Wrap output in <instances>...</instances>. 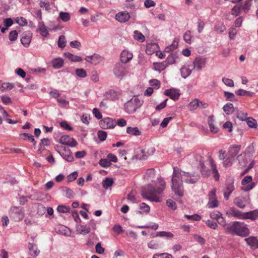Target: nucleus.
Returning <instances> with one entry per match:
<instances>
[{
  "label": "nucleus",
  "instance_id": "nucleus-1",
  "mask_svg": "<svg viewBox=\"0 0 258 258\" xmlns=\"http://www.w3.org/2000/svg\"><path fill=\"white\" fill-rule=\"evenodd\" d=\"M198 174L182 171L177 167H173V172L171 179V188L175 195L182 197L184 194V188L182 183V178L185 183L194 184L199 179Z\"/></svg>",
  "mask_w": 258,
  "mask_h": 258
},
{
  "label": "nucleus",
  "instance_id": "nucleus-2",
  "mask_svg": "<svg viewBox=\"0 0 258 258\" xmlns=\"http://www.w3.org/2000/svg\"><path fill=\"white\" fill-rule=\"evenodd\" d=\"M159 186L155 188L151 184L144 186L142 189V196L144 199L156 202L162 201V194L165 187V182L162 178L158 179Z\"/></svg>",
  "mask_w": 258,
  "mask_h": 258
},
{
  "label": "nucleus",
  "instance_id": "nucleus-3",
  "mask_svg": "<svg viewBox=\"0 0 258 258\" xmlns=\"http://www.w3.org/2000/svg\"><path fill=\"white\" fill-rule=\"evenodd\" d=\"M226 231L229 233L241 236H246L249 233V229L246 225L240 222H234L229 224L226 228Z\"/></svg>",
  "mask_w": 258,
  "mask_h": 258
},
{
  "label": "nucleus",
  "instance_id": "nucleus-4",
  "mask_svg": "<svg viewBox=\"0 0 258 258\" xmlns=\"http://www.w3.org/2000/svg\"><path fill=\"white\" fill-rule=\"evenodd\" d=\"M142 103L141 101L137 98H132L130 101L127 102L125 105V109L126 112L128 113H134L137 109L139 108Z\"/></svg>",
  "mask_w": 258,
  "mask_h": 258
},
{
  "label": "nucleus",
  "instance_id": "nucleus-5",
  "mask_svg": "<svg viewBox=\"0 0 258 258\" xmlns=\"http://www.w3.org/2000/svg\"><path fill=\"white\" fill-rule=\"evenodd\" d=\"M127 68L125 64L122 62L117 63L113 69V73L116 77L122 78L127 74Z\"/></svg>",
  "mask_w": 258,
  "mask_h": 258
},
{
  "label": "nucleus",
  "instance_id": "nucleus-6",
  "mask_svg": "<svg viewBox=\"0 0 258 258\" xmlns=\"http://www.w3.org/2000/svg\"><path fill=\"white\" fill-rule=\"evenodd\" d=\"M216 189L214 188L208 194L209 202L208 205L209 208H213L218 206V201L216 195Z\"/></svg>",
  "mask_w": 258,
  "mask_h": 258
},
{
  "label": "nucleus",
  "instance_id": "nucleus-7",
  "mask_svg": "<svg viewBox=\"0 0 258 258\" xmlns=\"http://www.w3.org/2000/svg\"><path fill=\"white\" fill-rule=\"evenodd\" d=\"M99 124L103 129L113 128L116 125V120L111 118H105L101 120Z\"/></svg>",
  "mask_w": 258,
  "mask_h": 258
},
{
  "label": "nucleus",
  "instance_id": "nucleus-8",
  "mask_svg": "<svg viewBox=\"0 0 258 258\" xmlns=\"http://www.w3.org/2000/svg\"><path fill=\"white\" fill-rule=\"evenodd\" d=\"M235 187L234 185V182L233 180H231L227 182L225 186L223 189L224 197L225 200L229 199L230 194L234 190Z\"/></svg>",
  "mask_w": 258,
  "mask_h": 258
},
{
  "label": "nucleus",
  "instance_id": "nucleus-9",
  "mask_svg": "<svg viewBox=\"0 0 258 258\" xmlns=\"http://www.w3.org/2000/svg\"><path fill=\"white\" fill-rule=\"evenodd\" d=\"M59 143L63 145H68L71 147H76L78 143L73 138L69 136H62L59 139Z\"/></svg>",
  "mask_w": 258,
  "mask_h": 258
},
{
  "label": "nucleus",
  "instance_id": "nucleus-10",
  "mask_svg": "<svg viewBox=\"0 0 258 258\" xmlns=\"http://www.w3.org/2000/svg\"><path fill=\"white\" fill-rule=\"evenodd\" d=\"M130 18V14L127 11L118 12L115 15V19L120 23H124L128 21Z\"/></svg>",
  "mask_w": 258,
  "mask_h": 258
},
{
  "label": "nucleus",
  "instance_id": "nucleus-11",
  "mask_svg": "<svg viewBox=\"0 0 258 258\" xmlns=\"http://www.w3.org/2000/svg\"><path fill=\"white\" fill-rule=\"evenodd\" d=\"M32 34L29 31H26L22 34L21 42L22 44L25 47H28L31 41Z\"/></svg>",
  "mask_w": 258,
  "mask_h": 258
},
{
  "label": "nucleus",
  "instance_id": "nucleus-12",
  "mask_svg": "<svg viewBox=\"0 0 258 258\" xmlns=\"http://www.w3.org/2000/svg\"><path fill=\"white\" fill-rule=\"evenodd\" d=\"M206 61L205 58L201 56L197 57L193 62L194 68L197 70H200L205 66Z\"/></svg>",
  "mask_w": 258,
  "mask_h": 258
},
{
  "label": "nucleus",
  "instance_id": "nucleus-13",
  "mask_svg": "<svg viewBox=\"0 0 258 258\" xmlns=\"http://www.w3.org/2000/svg\"><path fill=\"white\" fill-rule=\"evenodd\" d=\"M164 94L174 101L178 100L180 96L178 91L175 89L166 90Z\"/></svg>",
  "mask_w": 258,
  "mask_h": 258
},
{
  "label": "nucleus",
  "instance_id": "nucleus-14",
  "mask_svg": "<svg viewBox=\"0 0 258 258\" xmlns=\"http://www.w3.org/2000/svg\"><path fill=\"white\" fill-rule=\"evenodd\" d=\"M28 249L29 254L33 257H36L40 253V250L38 249L36 244L33 243H29Z\"/></svg>",
  "mask_w": 258,
  "mask_h": 258
},
{
  "label": "nucleus",
  "instance_id": "nucleus-15",
  "mask_svg": "<svg viewBox=\"0 0 258 258\" xmlns=\"http://www.w3.org/2000/svg\"><path fill=\"white\" fill-rule=\"evenodd\" d=\"M245 240L252 249H255L258 248V239L256 237L250 236L245 238Z\"/></svg>",
  "mask_w": 258,
  "mask_h": 258
},
{
  "label": "nucleus",
  "instance_id": "nucleus-16",
  "mask_svg": "<svg viewBox=\"0 0 258 258\" xmlns=\"http://www.w3.org/2000/svg\"><path fill=\"white\" fill-rule=\"evenodd\" d=\"M133 54L126 50H123L120 54V60L122 63H126L133 58Z\"/></svg>",
  "mask_w": 258,
  "mask_h": 258
},
{
  "label": "nucleus",
  "instance_id": "nucleus-17",
  "mask_svg": "<svg viewBox=\"0 0 258 258\" xmlns=\"http://www.w3.org/2000/svg\"><path fill=\"white\" fill-rule=\"evenodd\" d=\"M62 158L68 162H72L74 157L69 149L64 148L63 151L60 154Z\"/></svg>",
  "mask_w": 258,
  "mask_h": 258
},
{
  "label": "nucleus",
  "instance_id": "nucleus-18",
  "mask_svg": "<svg viewBox=\"0 0 258 258\" xmlns=\"http://www.w3.org/2000/svg\"><path fill=\"white\" fill-rule=\"evenodd\" d=\"M214 118V117L213 115H210L208 117V122L209 125L211 132H212L213 134H216L218 132L219 129L217 126H215L214 125V123L215 122V119Z\"/></svg>",
  "mask_w": 258,
  "mask_h": 258
},
{
  "label": "nucleus",
  "instance_id": "nucleus-19",
  "mask_svg": "<svg viewBox=\"0 0 258 258\" xmlns=\"http://www.w3.org/2000/svg\"><path fill=\"white\" fill-rule=\"evenodd\" d=\"M85 60L93 64H97L101 60V57L98 54H94L92 56H88Z\"/></svg>",
  "mask_w": 258,
  "mask_h": 258
},
{
  "label": "nucleus",
  "instance_id": "nucleus-20",
  "mask_svg": "<svg viewBox=\"0 0 258 258\" xmlns=\"http://www.w3.org/2000/svg\"><path fill=\"white\" fill-rule=\"evenodd\" d=\"M231 215L232 216L237 217L239 219H246V213H242L240 211L232 208L230 210Z\"/></svg>",
  "mask_w": 258,
  "mask_h": 258
},
{
  "label": "nucleus",
  "instance_id": "nucleus-21",
  "mask_svg": "<svg viewBox=\"0 0 258 258\" xmlns=\"http://www.w3.org/2000/svg\"><path fill=\"white\" fill-rule=\"evenodd\" d=\"M234 204L239 208L243 209L245 207V198L242 197H238L234 200Z\"/></svg>",
  "mask_w": 258,
  "mask_h": 258
},
{
  "label": "nucleus",
  "instance_id": "nucleus-22",
  "mask_svg": "<svg viewBox=\"0 0 258 258\" xmlns=\"http://www.w3.org/2000/svg\"><path fill=\"white\" fill-rule=\"evenodd\" d=\"M240 146H236L230 148L228 155L230 157L234 158L239 153Z\"/></svg>",
  "mask_w": 258,
  "mask_h": 258
},
{
  "label": "nucleus",
  "instance_id": "nucleus-23",
  "mask_svg": "<svg viewBox=\"0 0 258 258\" xmlns=\"http://www.w3.org/2000/svg\"><path fill=\"white\" fill-rule=\"evenodd\" d=\"M77 230L80 233L86 235L90 232V228L87 225H80L77 227Z\"/></svg>",
  "mask_w": 258,
  "mask_h": 258
},
{
  "label": "nucleus",
  "instance_id": "nucleus-24",
  "mask_svg": "<svg viewBox=\"0 0 258 258\" xmlns=\"http://www.w3.org/2000/svg\"><path fill=\"white\" fill-rule=\"evenodd\" d=\"M126 133L134 136H140L141 135V132L137 127H127L126 128Z\"/></svg>",
  "mask_w": 258,
  "mask_h": 258
},
{
  "label": "nucleus",
  "instance_id": "nucleus-25",
  "mask_svg": "<svg viewBox=\"0 0 258 258\" xmlns=\"http://www.w3.org/2000/svg\"><path fill=\"white\" fill-rule=\"evenodd\" d=\"M150 154H149L150 155ZM149 155H147L144 150L140 149L139 151L135 156V158L139 160H145L148 157Z\"/></svg>",
  "mask_w": 258,
  "mask_h": 258
},
{
  "label": "nucleus",
  "instance_id": "nucleus-26",
  "mask_svg": "<svg viewBox=\"0 0 258 258\" xmlns=\"http://www.w3.org/2000/svg\"><path fill=\"white\" fill-rule=\"evenodd\" d=\"M14 84L10 83H2L0 81V90L2 92H4L8 90H11L14 88Z\"/></svg>",
  "mask_w": 258,
  "mask_h": 258
},
{
  "label": "nucleus",
  "instance_id": "nucleus-27",
  "mask_svg": "<svg viewBox=\"0 0 258 258\" xmlns=\"http://www.w3.org/2000/svg\"><path fill=\"white\" fill-rule=\"evenodd\" d=\"M246 219H249L254 220L258 218V210L246 213Z\"/></svg>",
  "mask_w": 258,
  "mask_h": 258
},
{
  "label": "nucleus",
  "instance_id": "nucleus-28",
  "mask_svg": "<svg viewBox=\"0 0 258 258\" xmlns=\"http://www.w3.org/2000/svg\"><path fill=\"white\" fill-rule=\"evenodd\" d=\"M154 69L156 71L161 72L167 67V63L164 61L162 62L154 63Z\"/></svg>",
  "mask_w": 258,
  "mask_h": 258
},
{
  "label": "nucleus",
  "instance_id": "nucleus-29",
  "mask_svg": "<svg viewBox=\"0 0 258 258\" xmlns=\"http://www.w3.org/2000/svg\"><path fill=\"white\" fill-rule=\"evenodd\" d=\"M64 55L72 61L78 62L81 61L82 60L81 57L77 55H74L70 52H66Z\"/></svg>",
  "mask_w": 258,
  "mask_h": 258
},
{
  "label": "nucleus",
  "instance_id": "nucleus-30",
  "mask_svg": "<svg viewBox=\"0 0 258 258\" xmlns=\"http://www.w3.org/2000/svg\"><path fill=\"white\" fill-rule=\"evenodd\" d=\"M20 138L23 140H25L27 138L30 140L32 142L34 143V146L36 145V142L35 141L34 137L31 134L28 133H22L20 135Z\"/></svg>",
  "mask_w": 258,
  "mask_h": 258
},
{
  "label": "nucleus",
  "instance_id": "nucleus-31",
  "mask_svg": "<svg viewBox=\"0 0 258 258\" xmlns=\"http://www.w3.org/2000/svg\"><path fill=\"white\" fill-rule=\"evenodd\" d=\"M224 112L227 114H230L234 111V108L232 104L227 103L223 108Z\"/></svg>",
  "mask_w": 258,
  "mask_h": 258
},
{
  "label": "nucleus",
  "instance_id": "nucleus-32",
  "mask_svg": "<svg viewBox=\"0 0 258 258\" xmlns=\"http://www.w3.org/2000/svg\"><path fill=\"white\" fill-rule=\"evenodd\" d=\"M246 153L243 152L238 156V160L239 164L241 166H244L247 163V159H246Z\"/></svg>",
  "mask_w": 258,
  "mask_h": 258
},
{
  "label": "nucleus",
  "instance_id": "nucleus-33",
  "mask_svg": "<svg viewBox=\"0 0 258 258\" xmlns=\"http://www.w3.org/2000/svg\"><path fill=\"white\" fill-rule=\"evenodd\" d=\"M52 66L54 68L59 69L62 67L63 64V60L60 58L54 59L52 62Z\"/></svg>",
  "mask_w": 258,
  "mask_h": 258
},
{
  "label": "nucleus",
  "instance_id": "nucleus-34",
  "mask_svg": "<svg viewBox=\"0 0 258 258\" xmlns=\"http://www.w3.org/2000/svg\"><path fill=\"white\" fill-rule=\"evenodd\" d=\"M114 181L112 178H106L102 181L103 187L105 189H108L111 186Z\"/></svg>",
  "mask_w": 258,
  "mask_h": 258
},
{
  "label": "nucleus",
  "instance_id": "nucleus-35",
  "mask_svg": "<svg viewBox=\"0 0 258 258\" xmlns=\"http://www.w3.org/2000/svg\"><path fill=\"white\" fill-rule=\"evenodd\" d=\"M199 106V100L195 99L189 103L188 107L190 110H196Z\"/></svg>",
  "mask_w": 258,
  "mask_h": 258
},
{
  "label": "nucleus",
  "instance_id": "nucleus-36",
  "mask_svg": "<svg viewBox=\"0 0 258 258\" xmlns=\"http://www.w3.org/2000/svg\"><path fill=\"white\" fill-rule=\"evenodd\" d=\"M181 74L182 77L186 78L191 73V70L185 67H183L180 69Z\"/></svg>",
  "mask_w": 258,
  "mask_h": 258
},
{
  "label": "nucleus",
  "instance_id": "nucleus-37",
  "mask_svg": "<svg viewBox=\"0 0 258 258\" xmlns=\"http://www.w3.org/2000/svg\"><path fill=\"white\" fill-rule=\"evenodd\" d=\"M134 38L141 42H144L145 40V36L142 34V33L139 32L137 30L134 31Z\"/></svg>",
  "mask_w": 258,
  "mask_h": 258
},
{
  "label": "nucleus",
  "instance_id": "nucleus-38",
  "mask_svg": "<svg viewBox=\"0 0 258 258\" xmlns=\"http://www.w3.org/2000/svg\"><path fill=\"white\" fill-rule=\"evenodd\" d=\"M247 124L248 125V126L250 128H255L257 127V121L255 119L251 118V117H248L247 118Z\"/></svg>",
  "mask_w": 258,
  "mask_h": 258
},
{
  "label": "nucleus",
  "instance_id": "nucleus-39",
  "mask_svg": "<svg viewBox=\"0 0 258 258\" xmlns=\"http://www.w3.org/2000/svg\"><path fill=\"white\" fill-rule=\"evenodd\" d=\"M251 2L252 0H246L244 2V4L242 6H241L242 10H243L245 13H247L250 10L251 5Z\"/></svg>",
  "mask_w": 258,
  "mask_h": 258
},
{
  "label": "nucleus",
  "instance_id": "nucleus-40",
  "mask_svg": "<svg viewBox=\"0 0 258 258\" xmlns=\"http://www.w3.org/2000/svg\"><path fill=\"white\" fill-rule=\"evenodd\" d=\"M211 168L213 173V177L216 180H218L219 178V175L216 169V165L213 164V160H211Z\"/></svg>",
  "mask_w": 258,
  "mask_h": 258
},
{
  "label": "nucleus",
  "instance_id": "nucleus-41",
  "mask_svg": "<svg viewBox=\"0 0 258 258\" xmlns=\"http://www.w3.org/2000/svg\"><path fill=\"white\" fill-rule=\"evenodd\" d=\"M176 58V56L175 54L171 53L166 58V60L165 61L167 63V65L171 64L175 62V59Z\"/></svg>",
  "mask_w": 258,
  "mask_h": 258
},
{
  "label": "nucleus",
  "instance_id": "nucleus-42",
  "mask_svg": "<svg viewBox=\"0 0 258 258\" xmlns=\"http://www.w3.org/2000/svg\"><path fill=\"white\" fill-rule=\"evenodd\" d=\"M214 30L217 33H221L225 31L226 27L223 24L219 23L215 26Z\"/></svg>",
  "mask_w": 258,
  "mask_h": 258
},
{
  "label": "nucleus",
  "instance_id": "nucleus-43",
  "mask_svg": "<svg viewBox=\"0 0 258 258\" xmlns=\"http://www.w3.org/2000/svg\"><path fill=\"white\" fill-rule=\"evenodd\" d=\"M59 18L63 22H68L70 20V16L68 13L61 12Z\"/></svg>",
  "mask_w": 258,
  "mask_h": 258
},
{
  "label": "nucleus",
  "instance_id": "nucleus-44",
  "mask_svg": "<svg viewBox=\"0 0 258 258\" xmlns=\"http://www.w3.org/2000/svg\"><path fill=\"white\" fill-rule=\"evenodd\" d=\"M1 99L2 103L5 105H9L12 103L11 98L7 95H2Z\"/></svg>",
  "mask_w": 258,
  "mask_h": 258
},
{
  "label": "nucleus",
  "instance_id": "nucleus-45",
  "mask_svg": "<svg viewBox=\"0 0 258 258\" xmlns=\"http://www.w3.org/2000/svg\"><path fill=\"white\" fill-rule=\"evenodd\" d=\"M140 211H139L140 213H148L150 211V207L146 205L145 203H143L140 205Z\"/></svg>",
  "mask_w": 258,
  "mask_h": 258
},
{
  "label": "nucleus",
  "instance_id": "nucleus-46",
  "mask_svg": "<svg viewBox=\"0 0 258 258\" xmlns=\"http://www.w3.org/2000/svg\"><path fill=\"white\" fill-rule=\"evenodd\" d=\"M99 163L101 166L105 168L110 166L111 164L108 159H101L99 160Z\"/></svg>",
  "mask_w": 258,
  "mask_h": 258
},
{
  "label": "nucleus",
  "instance_id": "nucleus-47",
  "mask_svg": "<svg viewBox=\"0 0 258 258\" xmlns=\"http://www.w3.org/2000/svg\"><path fill=\"white\" fill-rule=\"evenodd\" d=\"M155 170L153 168H150L146 170L145 177L147 178H153L155 176Z\"/></svg>",
  "mask_w": 258,
  "mask_h": 258
},
{
  "label": "nucleus",
  "instance_id": "nucleus-48",
  "mask_svg": "<svg viewBox=\"0 0 258 258\" xmlns=\"http://www.w3.org/2000/svg\"><path fill=\"white\" fill-rule=\"evenodd\" d=\"M66 40L64 36L61 35L59 36L58 41V46L60 48H64L66 46Z\"/></svg>",
  "mask_w": 258,
  "mask_h": 258
},
{
  "label": "nucleus",
  "instance_id": "nucleus-49",
  "mask_svg": "<svg viewBox=\"0 0 258 258\" xmlns=\"http://www.w3.org/2000/svg\"><path fill=\"white\" fill-rule=\"evenodd\" d=\"M177 45L178 42L174 40L171 45L165 48V51L167 52L172 51L177 48Z\"/></svg>",
  "mask_w": 258,
  "mask_h": 258
},
{
  "label": "nucleus",
  "instance_id": "nucleus-50",
  "mask_svg": "<svg viewBox=\"0 0 258 258\" xmlns=\"http://www.w3.org/2000/svg\"><path fill=\"white\" fill-rule=\"evenodd\" d=\"M177 45L178 42L174 40L171 45L165 48V51L167 52L172 51L177 48Z\"/></svg>",
  "mask_w": 258,
  "mask_h": 258
},
{
  "label": "nucleus",
  "instance_id": "nucleus-51",
  "mask_svg": "<svg viewBox=\"0 0 258 258\" xmlns=\"http://www.w3.org/2000/svg\"><path fill=\"white\" fill-rule=\"evenodd\" d=\"M153 258H172V255L167 253H156Z\"/></svg>",
  "mask_w": 258,
  "mask_h": 258
},
{
  "label": "nucleus",
  "instance_id": "nucleus-52",
  "mask_svg": "<svg viewBox=\"0 0 258 258\" xmlns=\"http://www.w3.org/2000/svg\"><path fill=\"white\" fill-rule=\"evenodd\" d=\"M223 127L224 130L231 133L232 131V123L230 121H226L223 125Z\"/></svg>",
  "mask_w": 258,
  "mask_h": 258
},
{
  "label": "nucleus",
  "instance_id": "nucleus-53",
  "mask_svg": "<svg viewBox=\"0 0 258 258\" xmlns=\"http://www.w3.org/2000/svg\"><path fill=\"white\" fill-rule=\"evenodd\" d=\"M76 75L81 78H85L87 76L86 72L83 69H77L76 70Z\"/></svg>",
  "mask_w": 258,
  "mask_h": 258
},
{
  "label": "nucleus",
  "instance_id": "nucleus-54",
  "mask_svg": "<svg viewBox=\"0 0 258 258\" xmlns=\"http://www.w3.org/2000/svg\"><path fill=\"white\" fill-rule=\"evenodd\" d=\"M191 32L189 30H187L185 32L183 35V39L186 43L190 44L191 41Z\"/></svg>",
  "mask_w": 258,
  "mask_h": 258
},
{
  "label": "nucleus",
  "instance_id": "nucleus-55",
  "mask_svg": "<svg viewBox=\"0 0 258 258\" xmlns=\"http://www.w3.org/2000/svg\"><path fill=\"white\" fill-rule=\"evenodd\" d=\"M98 137L101 141H104L107 137V133L103 131H99L97 133Z\"/></svg>",
  "mask_w": 258,
  "mask_h": 258
},
{
  "label": "nucleus",
  "instance_id": "nucleus-56",
  "mask_svg": "<svg viewBox=\"0 0 258 258\" xmlns=\"http://www.w3.org/2000/svg\"><path fill=\"white\" fill-rule=\"evenodd\" d=\"M70 209L69 207L63 205L58 206L57 208L58 212L62 213L69 212Z\"/></svg>",
  "mask_w": 258,
  "mask_h": 258
},
{
  "label": "nucleus",
  "instance_id": "nucleus-57",
  "mask_svg": "<svg viewBox=\"0 0 258 258\" xmlns=\"http://www.w3.org/2000/svg\"><path fill=\"white\" fill-rule=\"evenodd\" d=\"M166 204L167 206L171 209L173 210L176 209L177 207L176 203L172 200L168 199V200H167Z\"/></svg>",
  "mask_w": 258,
  "mask_h": 258
},
{
  "label": "nucleus",
  "instance_id": "nucleus-58",
  "mask_svg": "<svg viewBox=\"0 0 258 258\" xmlns=\"http://www.w3.org/2000/svg\"><path fill=\"white\" fill-rule=\"evenodd\" d=\"M233 160V158L230 157L229 155H227L225 160L223 162L224 166L225 167H229L231 166L232 164Z\"/></svg>",
  "mask_w": 258,
  "mask_h": 258
},
{
  "label": "nucleus",
  "instance_id": "nucleus-59",
  "mask_svg": "<svg viewBox=\"0 0 258 258\" xmlns=\"http://www.w3.org/2000/svg\"><path fill=\"white\" fill-rule=\"evenodd\" d=\"M157 236H161V237H167L169 238H172L173 236V235L172 233L169 232H165V231H161V232H158L157 233Z\"/></svg>",
  "mask_w": 258,
  "mask_h": 258
},
{
  "label": "nucleus",
  "instance_id": "nucleus-60",
  "mask_svg": "<svg viewBox=\"0 0 258 258\" xmlns=\"http://www.w3.org/2000/svg\"><path fill=\"white\" fill-rule=\"evenodd\" d=\"M185 217L187 219L191 220H193V221H200L201 218V216L200 215H198V214H194V215H185Z\"/></svg>",
  "mask_w": 258,
  "mask_h": 258
},
{
  "label": "nucleus",
  "instance_id": "nucleus-61",
  "mask_svg": "<svg viewBox=\"0 0 258 258\" xmlns=\"http://www.w3.org/2000/svg\"><path fill=\"white\" fill-rule=\"evenodd\" d=\"M149 248L151 249H157L159 247V244L157 241L155 240H151L148 244Z\"/></svg>",
  "mask_w": 258,
  "mask_h": 258
},
{
  "label": "nucleus",
  "instance_id": "nucleus-62",
  "mask_svg": "<svg viewBox=\"0 0 258 258\" xmlns=\"http://www.w3.org/2000/svg\"><path fill=\"white\" fill-rule=\"evenodd\" d=\"M241 9V6H238L237 5L235 6L231 10V14L237 16L239 14Z\"/></svg>",
  "mask_w": 258,
  "mask_h": 258
},
{
  "label": "nucleus",
  "instance_id": "nucleus-63",
  "mask_svg": "<svg viewBox=\"0 0 258 258\" xmlns=\"http://www.w3.org/2000/svg\"><path fill=\"white\" fill-rule=\"evenodd\" d=\"M39 30L40 32V34L43 37H46L48 35V31H47L46 28L44 25H41L39 27Z\"/></svg>",
  "mask_w": 258,
  "mask_h": 258
},
{
  "label": "nucleus",
  "instance_id": "nucleus-64",
  "mask_svg": "<svg viewBox=\"0 0 258 258\" xmlns=\"http://www.w3.org/2000/svg\"><path fill=\"white\" fill-rule=\"evenodd\" d=\"M17 37H18V33H17V31L14 30V31H12L11 32H10V33L9 34V39L11 41L16 40L17 38Z\"/></svg>",
  "mask_w": 258,
  "mask_h": 258
}]
</instances>
